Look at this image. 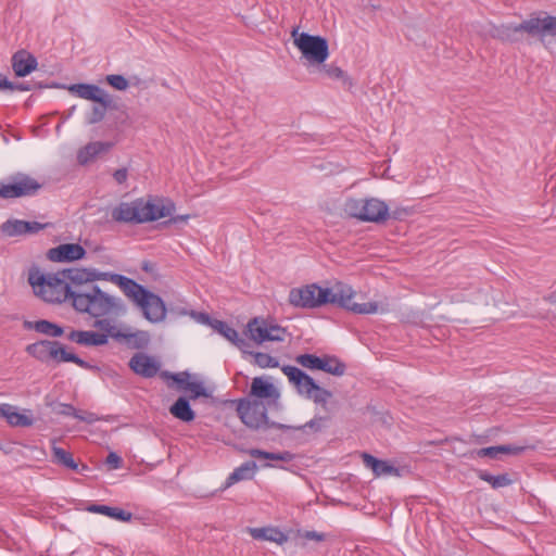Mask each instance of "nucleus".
Here are the masks:
<instances>
[{"mask_svg": "<svg viewBox=\"0 0 556 556\" xmlns=\"http://www.w3.org/2000/svg\"><path fill=\"white\" fill-rule=\"evenodd\" d=\"M40 184L25 175L16 176L11 182H0V197L4 199L31 195L40 189Z\"/></svg>", "mask_w": 556, "mask_h": 556, "instance_id": "nucleus-12", "label": "nucleus"}, {"mask_svg": "<svg viewBox=\"0 0 556 556\" xmlns=\"http://www.w3.org/2000/svg\"><path fill=\"white\" fill-rule=\"evenodd\" d=\"M72 306L81 314L99 318L104 316H123L127 307L121 298L114 296L91 285L84 289V293H75Z\"/></svg>", "mask_w": 556, "mask_h": 556, "instance_id": "nucleus-5", "label": "nucleus"}, {"mask_svg": "<svg viewBox=\"0 0 556 556\" xmlns=\"http://www.w3.org/2000/svg\"><path fill=\"white\" fill-rule=\"evenodd\" d=\"M13 85V88H2L1 90H21V91H26V90H29V88L27 86H25L24 84H17V85Z\"/></svg>", "mask_w": 556, "mask_h": 556, "instance_id": "nucleus-53", "label": "nucleus"}, {"mask_svg": "<svg viewBox=\"0 0 556 556\" xmlns=\"http://www.w3.org/2000/svg\"><path fill=\"white\" fill-rule=\"evenodd\" d=\"M534 448H535V445L503 444V445L482 447V448L476 450L473 453L477 455V457H480V458L489 457L492 459H500V454L517 456V455L522 454L527 450H534Z\"/></svg>", "mask_w": 556, "mask_h": 556, "instance_id": "nucleus-18", "label": "nucleus"}, {"mask_svg": "<svg viewBox=\"0 0 556 556\" xmlns=\"http://www.w3.org/2000/svg\"><path fill=\"white\" fill-rule=\"evenodd\" d=\"M293 45L301 52L303 64L311 71L319 68L329 56V47L325 38L301 33L298 28L291 31Z\"/></svg>", "mask_w": 556, "mask_h": 556, "instance_id": "nucleus-7", "label": "nucleus"}, {"mask_svg": "<svg viewBox=\"0 0 556 556\" xmlns=\"http://www.w3.org/2000/svg\"><path fill=\"white\" fill-rule=\"evenodd\" d=\"M85 509L89 513L101 514L123 522H129L134 518V515L130 511L103 504H89Z\"/></svg>", "mask_w": 556, "mask_h": 556, "instance_id": "nucleus-25", "label": "nucleus"}, {"mask_svg": "<svg viewBox=\"0 0 556 556\" xmlns=\"http://www.w3.org/2000/svg\"><path fill=\"white\" fill-rule=\"evenodd\" d=\"M167 377H169L170 379H173L181 390L185 391V387L188 386V383L193 379V375H190L188 372H178V374H172V375H166Z\"/></svg>", "mask_w": 556, "mask_h": 556, "instance_id": "nucleus-42", "label": "nucleus"}, {"mask_svg": "<svg viewBox=\"0 0 556 556\" xmlns=\"http://www.w3.org/2000/svg\"><path fill=\"white\" fill-rule=\"evenodd\" d=\"M94 327L106 331L111 338L116 341L124 342L132 349H143L150 342V334L144 330H134L132 328L122 325H115L109 319H97Z\"/></svg>", "mask_w": 556, "mask_h": 556, "instance_id": "nucleus-10", "label": "nucleus"}, {"mask_svg": "<svg viewBox=\"0 0 556 556\" xmlns=\"http://www.w3.org/2000/svg\"><path fill=\"white\" fill-rule=\"evenodd\" d=\"M83 421H86L87 424H91L92 421H94L96 419H89V418H86V419H81Z\"/></svg>", "mask_w": 556, "mask_h": 556, "instance_id": "nucleus-57", "label": "nucleus"}, {"mask_svg": "<svg viewBox=\"0 0 556 556\" xmlns=\"http://www.w3.org/2000/svg\"><path fill=\"white\" fill-rule=\"evenodd\" d=\"M129 367L137 375L151 378L157 374L160 369V362L151 355L137 353L130 358Z\"/></svg>", "mask_w": 556, "mask_h": 556, "instance_id": "nucleus-17", "label": "nucleus"}, {"mask_svg": "<svg viewBox=\"0 0 556 556\" xmlns=\"http://www.w3.org/2000/svg\"><path fill=\"white\" fill-rule=\"evenodd\" d=\"M383 427H388L387 425V420L386 419H382V424H381Z\"/></svg>", "mask_w": 556, "mask_h": 556, "instance_id": "nucleus-59", "label": "nucleus"}, {"mask_svg": "<svg viewBox=\"0 0 556 556\" xmlns=\"http://www.w3.org/2000/svg\"><path fill=\"white\" fill-rule=\"evenodd\" d=\"M53 359L56 362H73L80 367H87V363L76 356L74 353L64 349L60 343L56 342V349H54Z\"/></svg>", "mask_w": 556, "mask_h": 556, "instance_id": "nucleus-35", "label": "nucleus"}, {"mask_svg": "<svg viewBox=\"0 0 556 556\" xmlns=\"http://www.w3.org/2000/svg\"><path fill=\"white\" fill-rule=\"evenodd\" d=\"M62 277L72 291L70 292L71 302H73L75 293H84L86 285L94 281H110L117 286L129 300L140 307L144 318L150 323H161L166 317V307L163 300L125 276L84 267L63 270Z\"/></svg>", "mask_w": 556, "mask_h": 556, "instance_id": "nucleus-1", "label": "nucleus"}, {"mask_svg": "<svg viewBox=\"0 0 556 556\" xmlns=\"http://www.w3.org/2000/svg\"><path fill=\"white\" fill-rule=\"evenodd\" d=\"M102 332L93 330H74L68 334V339L77 344L85 346H101L109 342L111 336L101 330Z\"/></svg>", "mask_w": 556, "mask_h": 556, "instance_id": "nucleus-19", "label": "nucleus"}, {"mask_svg": "<svg viewBox=\"0 0 556 556\" xmlns=\"http://www.w3.org/2000/svg\"><path fill=\"white\" fill-rule=\"evenodd\" d=\"M106 108L108 106H102L101 104L100 106H94L91 116L88 118V123L94 124L100 122L105 115Z\"/></svg>", "mask_w": 556, "mask_h": 556, "instance_id": "nucleus-47", "label": "nucleus"}, {"mask_svg": "<svg viewBox=\"0 0 556 556\" xmlns=\"http://www.w3.org/2000/svg\"><path fill=\"white\" fill-rule=\"evenodd\" d=\"M257 469V464L254 460H248L241 466L237 467L226 479L224 485L220 488L222 491L230 488L235 483L242 480H251Z\"/></svg>", "mask_w": 556, "mask_h": 556, "instance_id": "nucleus-23", "label": "nucleus"}, {"mask_svg": "<svg viewBox=\"0 0 556 556\" xmlns=\"http://www.w3.org/2000/svg\"><path fill=\"white\" fill-rule=\"evenodd\" d=\"M54 349H56V342L45 340L29 344L26 351L35 358L47 362L53 359Z\"/></svg>", "mask_w": 556, "mask_h": 556, "instance_id": "nucleus-28", "label": "nucleus"}, {"mask_svg": "<svg viewBox=\"0 0 556 556\" xmlns=\"http://www.w3.org/2000/svg\"><path fill=\"white\" fill-rule=\"evenodd\" d=\"M475 472L480 480L488 482L494 490H497L500 488L509 486L510 484L514 483V480L510 478L509 473H507V472H504V473H501L497 476H494L483 469H476Z\"/></svg>", "mask_w": 556, "mask_h": 556, "instance_id": "nucleus-30", "label": "nucleus"}, {"mask_svg": "<svg viewBox=\"0 0 556 556\" xmlns=\"http://www.w3.org/2000/svg\"><path fill=\"white\" fill-rule=\"evenodd\" d=\"M298 534H299V536L304 538L306 540H314L317 542L325 541L327 538V535L325 533L317 532L314 530H304V531L299 530Z\"/></svg>", "mask_w": 556, "mask_h": 556, "instance_id": "nucleus-45", "label": "nucleus"}, {"mask_svg": "<svg viewBox=\"0 0 556 556\" xmlns=\"http://www.w3.org/2000/svg\"><path fill=\"white\" fill-rule=\"evenodd\" d=\"M296 363L300 364L301 366L307 368V369H311V370H319L320 368V361H321V357H318L316 355H313V354H302V355H299L296 358H295Z\"/></svg>", "mask_w": 556, "mask_h": 556, "instance_id": "nucleus-38", "label": "nucleus"}, {"mask_svg": "<svg viewBox=\"0 0 556 556\" xmlns=\"http://www.w3.org/2000/svg\"><path fill=\"white\" fill-rule=\"evenodd\" d=\"M486 34L502 41H518L523 34L536 37L544 45L556 37V16L545 12L531 14L519 24L490 25Z\"/></svg>", "mask_w": 556, "mask_h": 556, "instance_id": "nucleus-4", "label": "nucleus"}, {"mask_svg": "<svg viewBox=\"0 0 556 556\" xmlns=\"http://www.w3.org/2000/svg\"><path fill=\"white\" fill-rule=\"evenodd\" d=\"M28 282L34 293L49 303H62L71 300L66 281L61 273H43L39 268H31L28 273Z\"/></svg>", "mask_w": 556, "mask_h": 556, "instance_id": "nucleus-6", "label": "nucleus"}, {"mask_svg": "<svg viewBox=\"0 0 556 556\" xmlns=\"http://www.w3.org/2000/svg\"><path fill=\"white\" fill-rule=\"evenodd\" d=\"M170 413L174 417H193L189 402L185 397H179L176 401V403L170 407Z\"/></svg>", "mask_w": 556, "mask_h": 556, "instance_id": "nucleus-36", "label": "nucleus"}, {"mask_svg": "<svg viewBox=\"0 0 556 556\" xmlns=\"http://www.w3.org/2000/svg\"><path fill=\"white\" fill-rule=\"evenodd\" d=\"M190 316L199 324L208 325L212 327L214 319H211L208 315L204 313L191 312Z\"/></svg>", "mask_w": 556, "mask_h": 556, "instance_id": "nucleus-49", "label": "nucleus"}, {"mask_svg": "<svg viewBox=\"0 0 556 556\" xmlns=\"http://www.w3.org/2000/svg\"><path fill=\"white\" fill-rule=\"evenodd\" d=\"M401 468L393 466L387 460H381L376 477L380 476H396L401 477Z\"/></svg>", "mask_w": 556, "mask_h": 556, "instance_id": "nucleus-39", "label": "nucleus"}, {"mask_svg": "<svg viewBox=\"0 0 556 556\" xmlns=\"http://www.w3.org/2000/svg\"><path fill=\"white\" fill-rule=\"evenodd\" d=\"M113 177L117 184H125L128 177V172L126 168L116 169L113 174Z\"/></svg>", "mask_w": 556, "mask_h": 556, "instance_id": "nucleus-51", "label": "nucleus"}, {"mask_svg": "<svg viewBox=\"0 0 556 556\" xmlns=\"http://www.w3.org/2000/svg\"><path fill=\"white\" fill-rule=\"evenodd\" d=\"M55 414L59 415H65V416H73V417H79L76 414V410L73 406L66 405V404H59L56 406V409L54 410Z\"/></svg>", "mask_w": 556, "mask_h": 556, "instance_id": "nucleus-48", "label": "nucleus"}, {"mask_svg": "<svg viewBox=\"0 0 556 556\" xmlns=\"http://www.w3.org/2000/svg\"><path fill=\"white\" fill-rule=\"evenodd\" d=\"M26 326L50 337H61L63 334V329L60 326L48 320L27 323Z\"/></svg>", "mask_w": 556, "mask_h": 556, "instance_id": "nucleus-32", "label": "nucleus"}, {"mask_svg": "<svg viewBox=\"0 0 556 556\" xmlns=\"http://www.w3.org/2000/svg\"><path fill=\"white\" fill-rule=\"evenodd\" d=\"M362 459H363V463L365 464V466L367 468H370L372 470L374 475L376 476L379 465L381 463V459H379V458L375 457L374 455L366 453V452L362 453Z\"/></svg>", "mask_w": 556, "mask_h": 556, "instance_id": "nucleus-43", "label": "nucleus"}, {"mask_svg": "<svg viewBox=\"0 0 556 556\" xmlns=\"http://www.w3.org/2000/svg\"><path fill=\"white\" fill-rule=\"evenodd\" d=\"M185 391L189 392L192 399L198 397H210L212 395V390L207 388L203 381L198 379L195 376L193 379L185 387Z\"/></svg>", "mask_w": 556, "mask_h": 556, "instance_id": "nucleus-34", "label": "nucleus"}, {"mask_svg": "<svg viewBox=\"0 0 556 556\" xmlns=\"http://www.w3.org/2000/svg\"><path fill=\"white\" fill-rule=\"evenodd\" d=\"M113 146L110 141H90L77 150L76 161L81 166L90 165L109 153Z\"/></svg>", "mask_w": 556, "mask_h": 556, "instance_id": "nucleus-13", "label": "nucleus"}, {"mask_svg": "<svg viewBox=\"0 0 556 556\" xmlns=\"http://www.w3.org/2000/svg\"><path fill=\"white\" fill-rule=\"evenodd\" d=\"M244 333L254 343L263 344L267 341H283L287 331L273 321L255 317L247 324Z\"/></svg>", "mask_w": 556, "mask_h": 556, "instance_id": "nucleus-11", "label": "nucleus"}, {"mask_svg": "<svg viewBox=\"0 0 556 556\" xmlns=\"http://www.w3.org/2000/svg\"><path fill=\"white\" fill-rule=\"evenodd\" d=\"M11 427H31L36 419H5Z\"/></svg>", "mask_w": 556, "mask_h": 556, "instance_id": "nucleus-50", "label": "nucleus"}, {"mask_svg": "<svg viewBox=\"0 0 556 556\" xmlns=\"http://www.w3.org/2000/svg\"><path fill=\"white\" fill-rule=\"evenodd\" d=\"M281 370L288 377L290 383L295 387L300 395L312 400L324 408H327V405L331 403L332 393L319 387L312 377L298 367L283 366Z\"/></svg>", "mask_w": 556, "mask_h": 556, "instance_id": "nucleus-8", "label": "nucleus"}, {"mask_svg": "<svg viewBox=\"0 0 556 556\" xmlns=\"http://www.w3.org/2000/svg\"><path fill=\"white\" fill-rule=\"evenodd\" d=\"M123 458L115 452H110L105 458V464L110 469H118L123 466Z\"/></svg>", "mask_w": 556, "mask_h": 556, "instance_id": "nucleus-46", "label": "nucleus"}, {"mask_svg": "<svg viewBox=\"0 0 556 556\" xmlns=\"http://www.w3.org/2000/svg\"><path fill=\"white\" fill-rule=\"evenodd\" d=\"M37 67L36 58L25 50L15 52L12 56V68L16 76L25 77Z\"/></svg>", "mask_w": 556, "mask_h": 556, "instance_id": "nucleus-21", "label": "nucleus"}, {"mask_svg": "<svg viewBox=\"0 0 556 556\" xmlns=\"http://www.w3.org/2000/svg\"><path fill=\"white\" fill-rule=\"evenodd\" d=\"M0 417H25L24 415L20 414L17 407L2 403L0 404Z\"/></svg>", "mask_w": 556, "mask_h": 556, "instance_id": "nucleus-44", "label": "nucleus"}, {"mask_svg": "<svg viewBox=\"0 0 556 556\" xmlns=\"http://www.w3.org/2000/svg\"><path fill=\"white\" fill-rule=\"evenodd\" d=\"M51 442L52 462L64 466L67 469L78 471V463L74 459L73 454L60 446H56V439H53Z\"/></svg>", "mask_w": 556, "mask_h": 556, "instance_id": "nucleus-29", "label": "nucleus"}, {"mask_svg": "<svg viewBox=\"0 0 556 556\" xmlns=\"http://www.w3.org/2000/svg\"><path fill=\"white\" fill-rule=\"evenodd\" d=\"M172 204L162 200H139L140 223L156 220L172 214Z\"/></svg>", "mask_w": 556, "mask_h": 556, "instance_id": "nucleus-15", "label": "nucleus"}, {"mask_svg": "<svg viewBox=\"0 0 556 556\" xmlns=\"http://www.w3.org/2000/svg\"><path fill=\"white\" fill-rule=\"evenodd\" d=\"M112 217L118 222L140 223L139 200L132 203H122L112 212Z\"/></svg>", "mask_w": 556, "mask_h": 556, "instance_id": "nucleus-26", "label": "nucleus"}, {"mask_svg": "<svg viewBox=\"0 0 556 556\" xmlns=\"http://www.w3.org/2000/svg\"><path fill=\"white\" fill-rule=\"evenodd\" d=\"M41 228L38 223H29L18 219L8 220L1 225V231L7 237H16L36 232Z\"/></svg>", "mask_w": 556, "mask_h": 556, "instance_id": "nucleus-22", "label": "nucleus"}, {"mask_svg": "<svg viewBox=\"0 0 556 556\" xmlns=\"http://www.w3.org/2000/svg\"><path fill=\"white\" fill-rule=\"evenodd\" d=\"M249 532L254 540L270 541L277 544L288 541V535L274 527L249 528Z\"/></svg>", "mask_w": 556, "mask_h": 556, "instance_id": "nucleus-27", "label": "nucleus"}, {"mask_svg": "<svg viewBox=\"0 0 556 556\" xmlns=\"http://www.w3.org/2000/svg\"><path fill=\"white\" fill-rule=\"evenodd\" d=\"M182 421H186V422H190V421H193L194 419H189V418H186V419H181Z\"/></svg>", "mask_w": 556, "mask_h": 556, "instance_id": "nucleus-58", "label": "nucleus"}, {"mask_svg": "<svg viewBox=\"0 0 556 556\" xmlns=\"http://www.w3.org/2000/svg\"><path fill=\"white\" fill-rule=\"evenodd\" d=\"M319 370L326 371L333 376H342L345 372V365L341 363L337 357L324 356L320 361Z\"/></svg>", "mask_w": 556, "mask_h": 556, "instance_id": "nucleus-33", "label": "nucleus"}, {"mask_svg": "<svg viewBox=\"0 0 556 556\" xmlns=\"http://www.w3.org/2000/svg\"><path fill=\"white\" fill-rule=\"evenodd\" d=\"M67 90L81 99L93 101L102 106H109L110 96L102 88L91 84H75L67 87Z\"/></svg>", "mask_w": 556, "mask_h": 556, "instance_id": "nucleus-14", "label": "nucleus"}, {"mask_svg": "<svg viewBox=\"0 0 556 556\" xmlns=\"http://www.w3.org/2000/svg\"><path fill=\"white\" fill-rule=\"evenodd\" d=\"M251 394L257 399L273 402L280 397L278 388L268 377H255L251 383Z\"/></svg>", "mask_w": 556, "mask_h": 556, "instance_id": "nucleus-20", "label": "nucleus"}, {"mask_svg": "<svg viewBox=\"0 0 556 556\" xmlns=\"http://www.w3.org/2000/svg\"><path fill=\"white\" fill-rule=\"evenodd\" d=\"M356 298V291L340 281L325 288L311 283L293 288L289 292V303L300 308H316L326 304H336L359 315L383 314L389 309L386 299L358 302L355 301Z\"/></svg>", "mask_w": 556, "mask_h": 556, "instance_id": "nucleus-2", "label": "nucleus"}, {"mask_svg": "<svg viewBox=\"0 0 556 556\" xmlns=\"http://www.w3.org/2000/svg\"><path fill=\"white\" fill-rule=\"evenodd\" d=\"M212 328L222 334L226 340L232 343L235 346L240 349L244 353H249L248 348L249 343L239 336L238 331L228 326L226 323L222 320L214 319L212 324Z\"/></svg>", "mask_w": 556, "mask_h": 556, "instance_id": "nucleus-24", "label": "nucleus"}, {"mask_svg": "<svg viewBox=\"0 0 556 556\" xmlns=\"http://www.w3.org/2000/svg\"><path fill=\"white\" fill-rule=\"evenodd\" d=\"M343 211L349 217L369 223H381L389 216V206L377 198L349 199Z\"/></svg>", "mask_w": 556, "mask_h": 556, "instance_id": "nucleus-9", "label": "nucleus"}, {"mask_svg": "<svg viewBox=\"0 0 556 556\" xmlns=\"http://www.w3.org/2000/svg\"><path fill=\"white\" fill-rule=\"evenodd\" d=\"M2 88H13V85L11 81H9L7 79L5 76H3L2 74H0V89Z\"/></svg>", "mask_w": 556, "mask_h": 556, "instance_id": "nucleus-52", "label": "nucleus"}, {"mask_svg": "<svg viewBox=\"0 0 556 556\" xmlns=\"http://www.w3.org/2000/svg\"><path fill=\"white\" fill-rule=\"evenodd\" d=\"M254 364L261 368H276L279 362L267 353L257 352L253 354Z\"/></svg>", "mask_w": 556, "mask_h": 556, "instance_id": "nucleus-37", "label": "nucleus"}, {"mask_svg": "<svg viewBox=\"0 0 556 556\" xmlns=\"http://www.w3.org/2000/svg\"><path fill=\"white\" fill-rule=\"evenodd\" d=\"M315 72L323 73L327 77L333 78V79L345 78L344 72L340 67H337V66H326L323 64L321 66H319V68H315Z\"/></svg>", "mask_w": 556, "mask_h": 556, "instance_id": "nucleus-40", "label": "nucleus"}, {"mask_svg": "<svg viewBox=\"0 0 556 556\" xmlns=\"http://www.w3.org/2000/svg\"><path fill=\"white\" fill-rule=\"evenodd\" d=\"M248 453L252 457L264 458V459H268V460H280L283 463H289L295 458V454H293L290 451H282V452L275 453V452H267V451L260 450V448H251L248 451Z\"/></svg>", "mask_w": 556, "mask_h": 556, "instance_id": "nucleus-31", "label": "nucleus"}, {"mask_svg": "<svg viewBox=\"0 0 556 556\" xmlns=\"http://www.w3.org/2000/svg\"><path fill=\"white\" fill-rule=\"evenodd\" d=\"M108 84L116 90L123 91L129 87L128 80L122 75H108Z\"/></svg>", "mask_w": 556, "mask_h": 556, "instance_id": "nucleus-41", "label": "nucleus"}, {"mask_svg": "<svg viewBox=\"0 0 556 556\" xmlns=\"http://www.w3.org/2000/svg\"><path fill=\"white\" fill-rule=\"evenodd\" d=\"M264 466H265V467H277V468H280V469H287V467H286V466H283V465L275 466V465H271V464H269V463L265 464Z\"/></svg>", "mask_w": 556, "mask_h": 556, "instance_id": "nucleus-54", "label": "nucleus"}, {"mask_svg": "<svg viewBox=\"0 0 556 556\" xmlns=\"http://www.w3.org/2000/svg\"><path fill=\"white\" fill-rule=\"evenodd\" d=\"M47 255L52 262L66 263L84 258L86 250L78 243H63L50 249Z\"/></svg>", "mask_w": 556, "mask_h": 556, "instance_id": "nucleus-16", "label": "nucleus"}, {"mask_svg": "<svg viewBox=\"0 0 556 556\" xmlns=\"http://www.w3.org/2000/svg\"><path fill=\"white\" fill-rule=\"evenodd\" d=\"M225 425H226V427H229V428H231V429H235V428H236V426H235V425H231V424H229V422H226ZM233 432L236 433V430H233Z\"/></svg>", "mask_w": 556, "mask_h": 556, "instance_id": "nucleus-55", "label": "nucleus"}, {"mask_svg": "<svg viewBox=\"0 0 556 556\" xmlns=\"http://www.w3.org/2000/svg\"><path fill=\"white\" fill-rule=\"evenodd\" d=\"M323 419H309L304 425L291 426L276 422L273 419H239V438H252L258 441L276 442L285 444L287 442L305 443L309 437L317 433L324 427Z\"/></svg>", "mask_w": 556, "mask_h": 556, "instance_id": "nucleus-3", "label": "nucleus"}, {"mask_svg": "<svg viewBox=\"0 0 556 556\" xmlns=\"http://www.w3.org/2000/svg\"><path fill=\"white\" fill-rule=\"evenodd\" d=\"M551 300L556 303V292L551 295Z\"/></svg>", "mask_w": 556, "mask_h": 556, "instance_id": "nucleus-56", "label": "nucleus"}]
</instances>
